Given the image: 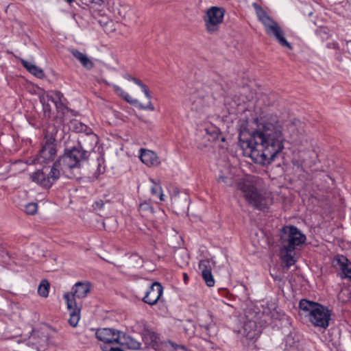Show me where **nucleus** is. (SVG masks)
Wrapping results in <instances>:
<instances>
[{"mask_svg": "<svg viewBox=\"0 0 351 351\" xmlns=\"http://www.w3.org/2000/svg\"><path fill=\"white\" fill-rule=\"evenodd\" d=\"M256 128L246 136L247 132H239V145L245 154L253 157L262 165L271 163L284 148L285 137L282 125L276 115L255 119Z\"/></svg>", "mask_w": 351, "mask_h": 351, "instance_id": "obj_1", "label": "nucleus"}, {"mask_svg": "<svg viewBox=\"0 0 351 351\" xmlns=\"http://www.w3.org/2000/svg\"><path fill=\"white\" fill-rule=\"evenodd\" d=\"M90 154L81 145L65 149L63 155L50 168L44 166L43 169L36 171L31 175V180L45 189H50L60 178L61 171L81 168L88 161Z\"/></svg>", "mask_w": 351, "mask_h": 351, "instance_id": "obj_2", "label": "nucleus"}, {"mask_svg": "<svg viewBox=\"0 0 351 351\" xmlns=\"http://www.w3.org/2000/svg\"><path fill=\"white\" fill-rule=\"evenodd\" d=\"M261 182V179L256 178L238 184V189L243 193L247 203L259 210L267 208L269 203V199L263 195L258 189Z\"/></svg>", "mask_w": 351, "mask_h": 351, "instance_id": "obj_3", "label": "nucleus"}, {"mask_svg": "<svg viewBox=\"0 0 351 351\" xmlns=\"http://www.w3.org/2000/svg\"><path fill=\"white\" fill-rule=\"evenodd\" d=\"M299 308L308 313L309 321L317 327L326 329L329 326L331 311L319 303L302 299L299 302Z\"/></svg>", "mask_w": 351, "mask_h": 351, "instance_id": "obj_4", "label": "nucleus"}, {"mask_svg": "<svg viewBox=\"0 0 351 351\" xmlns=\"http://www.w3.org/2000/svg\"><path fill=\"white\" fill-rule=\"evenodd\" d=\"M66 99L63 94L59 90L51 91V94L43 95L40 97V101L43 106L44 118L49 121L51 116V104H53L57 110L58 115L56 118L57 122L61 123L64 121V117L69 111L65 104Z\"/></svg>", "mask_w": 351, "mask_h": 351, "instance_id": "obj_5", "label": "nucleus"}, {"mask_svg": "<svg viewBox=\"0 0 351 351\" xmlns=\"http://www.w3.org/2000/svg\"><path fill=\"white\" fill-rule=\"evenodd\" d=\"M253 7L255 9L258 20L265 27V33L268 36L274 37L281 46L292 49V45L285 38V32L280 25L269 16L258 3H253Z\"/></svg>", "mask_w": 351, "mask_h": 351, "instance_id": "obj_6", "label": "nucleus"}, {"mask_svg": "<svg viewBox=\"0 0 351 351\" xmlns=\"http://www.w3.org/2000/svg\"><path fill=\"white\" fill-rule=\"evenodd\" d=\"M306 240V236L294 226H285L280 230V241L283 250L294 252L297 247L304 244Z\"/></svg>", "mask_w": 351, "mask_h": 351, "instance_id": "obj_7", "label": "nucleus"}, {"mask_svg": "<svg viewBox=\"0 0 351 351\" xmlns=\"http://www.w3.org/2000/svg\"><path fill=\"white\" fill-rule=\"evenodd\" d=\"M226 10L222 7L212 6L206 10L204 17L206 29L210 34L219 31V25L223 21Z\"/></svg>", "mask_w": 351, "mask_h": 351, "instance_id": "obj_8", "label": "nucleus"}, {"mask_svg": "<svg viewBox=\"0 0 351 351\" xmlns=\"http://www.w3.org/2000/svg\"><path fill=\"white\" fill-rule=\"evenodd\" d=\"M56 139L53 137L46 138L38 154L33 160L34 164H47L53 160L56 155Z\"/></svg>", "mask_w": 351, "mask_h": 351, "instance_id": "obj_9", "label": "nucleus"}, {"mask_svg": "<svg viewBox=\"0 0 351 351\" xmlns=\"http://www.w3.org/2000/svg\"><path fill=\"white\" fill-rule=\"evenodd\" d=\"M332 267L339 271L341 279L348 278L351 282V261L342 254L335 255L332 259Z\"/></svg>", "mask_w": 351, "mask_h": 351, "instance_id": "obj_10", "label": "nucleus"}, {"mask_svg": "<svg viewBox=\"0 0 351 351\" xmlns=\"http://www.w3.org/2000/svg\"><path fill=\"white\" fill-rule=\"evenodd\" d=\"M138 324L143 327L141 333L142 339L145 345L147 347L156 350L159 346L160 341L158 335L149 329L147 326V323L145 321H141L138 322Z\"/></svg>", "mask_w": 351, "mask_h": 351, "instance_id": "obj_11", "label": "nucleus"}, {"mask_svg": "<svg viewBox=\"0 0 351 351\" xmlns=\"http://www.w3.org/2000/svg\"><path fill=\"white\" fill-rule=\"evenodd\" d=\"M91 285L89 282H77L72 287L71 291L65 293L63 295L65 300V296L69 295L70 300L77 301L86 297L87 294L90 292Z\"/></svg>", "mask_w": 351, "mask_h": 351, "instance_id": "obj_12", "label": "nucleus"}, {"mask_svg": "<svg viewBox=\"0 0 351 351\" xmlns=\"http://www.w3.org/2000/svg\"><path fill=\"white\" fill-rule=\"evenodd\" d=\"M65 301L70 314L69 323L72 327H76L80 318L82 302L70 300L68 295L65 296Z\"/></svg>", "mask_w": 351, "mask_h": 351, "instance_id": "obj_13", "label": "nucleus"}, {"mask_svg": "<svg viewBox=\"0 0 351 351\" xmlns=\"http://www.w3.org/2000/svg\"><path fill=\"white\" fill-rule=\"evenodd\" d=\"M163 287L160 282H153L149 289L147 290L145 296L143 298V301L149 304L154 305L160 300L162 295Z\"/></svg>", "mask_w": 351, "mask_h": 351, "instance_id": "obj_14", "label": "nucleus"}, {"mask_svg": "<svg viewBox=\"0 0 351 351\" xmlns=\"http://www.w3.org/2000/svg\"><path fill=\"white\" fill-rule=\"evenodd\" d=\"M124 254V258L122 261H120L116 258H114V261L112 263L115 266L119 267L122 265H124L128 269H134L138 268L143 266V258L137 254H132L130 255L127 254L126 253L123 252Z\"/></svg>", "mask_w": 351, "mask_h": 351, "instance_id": "obj_15", "label": "nucleus"}, {"mask_svg": "<svg viewBox=\"0 0 351 351\" xmlns=\"http://www.w3.org/2000/svg\"><path fill=\"white\" fill-rule=\"evenodd\" d=\"M114 90L115 93L121 97L123 99H124L126 102L129 103L131 105L135 106L141 110H149L150 111L154 110V106L152 103L150 101L148 102L147 106H144L141 103L138 101L137 99L132 98L130 97L127 93H125L122 88H121L118 86H113Z\"/></svg>", "mask_w": 351, "mask_h": 351, "instance_id": "obj_16", "label": "nucleus"}, {"mask_svg": "<svg viewBox=\"0 0 351 351\" xmlns=\"http://www.w3.org/2000/svg\"><path fill=\"white\" fill-rule=\"evenodd\" d=\"M199 269L201 271L202 277L206 285L213 287L215 280L212 274V263L208 259H204L199 263Z\"/></svg>", "mask_w": 351, "mask_h": 351, "instance_id": "obj_17", "label": "nucleus"}, {"mask_svg": "<svg viewBox=\"0 0 351 351\" xmlns=\"http://www.w3.org/2000/svg\"><path fill=\"white\" fill-rule=\"evenodd\" d=\"M199 326L203 328L209 336H215L217 332V327L213 320L212 315L208 312L199 319Z\"/></svg>", "mask_w": 351, "mask_h": 351, "instance_id": "obj_18", "label": "nucleus"}, {"mask_svg": "<svg viewBox=\"0 0 351 351\" xmlns=\"http://www.w3.org/2000/svg\"><path fill=\"white\" fill-rule=\"evenodd\" d=\"M140 152V159L147 166H157L160 164L158 158L154 152L141 148Z\"/></svg>", "mask_w": 351, "mask_h": 351, "instance_id": "obj_19", "label": "nucleus"}, {"mask_svg": "<svg viewBox=\"0 0 351 351\" xmlns=\"http://www.w3.org/2000/svg\"><path fill=\"white\" fill-rule=\"evenodd\" d=\"M128 10V6L121 4L120 0H113L111 12L116 22H121L125 18Z\"/></svg>", "mask_w": 351, "mask_h": 351, "instance_id": "obj_20", "label": "nucleus"}, {"mask_svg": "<svg viewBox=\"0 0 351 351\" xmlns=\"http://www.w3.org/2000/svg\"><path fill=\"white\" fill-rule=\"evenodd\" d=\"M96 338L104 345H101V348L103 351H110V328H98L95 332Z\"/></svg>", "mask_w": 351, "mask_h": 351, "instance_id": "obj_21", "label": "nucleus"}, {"mask_svg": "<svg viewBox=\"0 0 351 351\" xmlns=\"http://www.w3.org/2000/svg\"><path fill=\"white\" fill-rule=\"evenodd\" d=\"M71 54L77 59L82 65L88 70H90L93 68V62L87 57L86 55L84 54L77 49H72L71 51Z\"/></svg>", "mask_w": 351, "mask_h": 351, "instance_id": "obj_22", "label": "nucleus"}, {"mask_svg": "<svg viewBox=\"0 0 351 351\" xmlns=\"http://www.w3.org/2000/svg\"><path fill=\"white\" fill-rule=\"evenodd\" d=\"M315 156V154L312 152H308L304 154L302 159L299 162L297 161L294 162V165H297L298 167H300L303 171H306L307 169L312 167L315 165V161L310 160L309 159H313Z\"/></svg>", "mask_w": 351, "mask_h": 351, "instance_id": "obj_23", "label": "nucleus"}, {"mask_svg": "<svg viewBox=\"0 0 351 351\" xmlns=\"http://www.w3.org/2000/svg\"><path fill=\"white\" fill-rule=\"evenodd\" d=\"M281 260L283 268L288 270L289 267L295 263L294 260V252H289L287 250H283L281 248Z\"/></svg>", "mask_w": 351, "mask_h": 351, "instance_id": "obj_24", "label": "nucleus"}, {"mask_svg": "<svg viewBox=\"0 0 351 351\" xmlns=\"http://www.w3.org/2000/svg\"><path fill=\"white\" fill-rule=\"evenodd\" d=\"M22 65L32 75L36 76L38 78L42 79L45 76V73L40 68L37 66L32 64V63L22 60H21Z\"/></svg>", "mask_w": 351, "mask_h": 351, "instance_id": "obj_25", "label": "nucleus"}, {"mask_svg": "<svg viewBox=\"0 0 351 351\" xmlns=\"http://www.w3.org/2000/svg\"><path fill=\"white\" fill-rule=\"evenodd\" d=\"M116 343L119 345L129 344L126 341L124 332L111 328V343Z\"/></svg>", "mask_w": 351, "mask_h": 351, "instance_id": "obj_26", "label": "nucleus"}, {"mask_svg": "<svg viewBox=\"0 0 351 351\" xmlns=\"http://www.w3.org/2000/svg\"><path fill=\"white\" fill-rule=\"evenodd\" d=\"M256 323L254 321L249 320L244 324L243 329L246 332V335L250 338H254L257 332H256Z\"/></svg>", "mask_w": 351, "mask_h": 351, "instance_id": "obj_27", "label": "nucleus"}, {"mask_svg": "<svg viewBox=\"0 0 351 351\" xmlns=\"http://www.w3.org/2000/svg\"><path fill=\"white\" fill-rule=\"evenodd\" d=\"M97 143L98 136L96 134H93V132L87 133L86 134L85 138L83 139V143L84 146L87 147V148H88L87 144H90L89 148L93 149L96 146Z\"/></svg>", "mask_w": 351, "mask_h": 351, "instance_id": "obj_28", "label": "nucleus"}, {"mask_svg": "<svg viewBox=\"0 0 351 351\" xmlns=\"http://www.w3.org/2000/svg\"><path fill=\"white\" fill-rule=\"evenodd\" d=\"M138 211L143 217H148L149 215L152 214L153 208L149 204L143 202L140 204L138 206Z\"/></svg>", "mask_w": 351, "mask_h": 351, "instance_id": "obj_29", "label": "nucleus"}, {"mask_svg": "<svg viewBox=\"0 0 351 351\" xmlns=\"http://www.w3.org/2000/svg\"><path fill=\"white\" fill-rule=\"evenodd\" d=\"M50 285L47 280H43L38 288V294L44 298H47L49 295Z\"/></svg>", "mask_w": 351, "mask_h": 351, "instance_id": "obj_30", "label": "nucleus"}, {"mask_svg": "<svg viewBox=\"0 0 351 351\" xmlns=\"http://www.w3.org/2000/svg\"><path fill=\"white\" fill-rule=\"evenodd\" d=\"M98 165L97 171L95 173V177L97 178L99 175L103 174L106 171V166L104 164V158L102 156H100L97 158Z\"/></svg>", "mask_w": 351, "mask_h": 351, "instance_id": "obj_31", "label": "nucleus"}, {"mask_svg": "<svg viewBox=\"0 0 351 351\" xmlns=\"http://www.w3.org/2000/svg\"><path fill=\"white\" fill-rule=\"evenodd\" d=\"M152 195L159 197L160 201H164V195L162 193V188L159 184H154L151 188Z\"/></svg>", "mask_w": 351, "mask_h": 351, "instance_id": "obj_32", "label": "nucleus"}, {"mask_svg": "<svg viewBox=\"0 0 351 351\" xmlns=\"http://www.w3.org/2000/svg\"><path fill=\"white\" fill-rule=\"evenodd\" d=\"M38 210V204L34 202L28 203L25 206V212L28 215H34Z\"/></svg>", "mask_w": 351, "mask_h": 351, "instance_id": "obj_33", "label": "nucleus"}, {"mask_svg": "<svg viewBox=\"0 0 351 351\" xmlns=\"http://www.w3.org/2000/svg\"><path fill=\"white\" fill-rule=\"evenodd\" d=\"M139 86L141 87V88L142 89L143 92L144 93L145 97L149 99L150 100L151 98H152V95L150 94V92L147 88V86L143 84V82H141V84L139 85ZM151 102V101H149V102Z\"/></svg>", "mask_w": 351, "mask_h": 351, "instance_id": "obj_34", "label": "nucleus"}, {"mask_svg": "<svg viewBox=\"0 0 351 351\" xmlns=\"http://www.w3.org/2000/svg\"><path fill=\"white\" fill-rule=\"evenodd\" d=\"M123 77L128 80L134 82L138 86H139L142 82L141 80H140L139 79L132 77L131 75L129 74H125L123 75Z\"/></svg>", "mask_w": 351, "mask_h": 351, "instance_id": "obj_35", "label": "nucleus"}, {"mask_svg": "<svg viewBox=\"0 0 351 351\" xmlns=\"http://www.w3.org/2000/svg\"><path fill=\"white\" fill-rule=\"evenodd\" d=\"M141 343L133 339L130 340V348L134 350L141 349Z\"/></svg>", "mask_w": 351, "mask_h": 351, "instance_id": "obj_36", "label": "nucleus"}, {"mask_svg": "<svg viewBox=\"0 0 351 351\" xmlns=\"http://www.w3.org/2000/svg\"><path fill=\"white\" fill-rule=\"evenodd\" d=\"M174 351H191L190 350H188L185 346L182 345H177L174 348Z\"/></svg>", "mask_w": 351, "mask_h": 351, "instance_id": "obj_37", "label": "nucleus"}, {"mask_svg": "<svg viewBox=\"0 0 351 351\" xmlns=\"http://www.w3.org/2000/svg\"><path fill=\"white\" fill-rule=\"evenodd\" d=\"M75 125H76L75 129L76 130L79 129V130H78L79 132H81L82 130V128L84 126L83 124H82L81 123H79V122H75Z\"/></svg>", "mask_w": 351, "mask_h": 351, "instance_id": "obj_38", "label": "nucleus"}, {"mask_svg": "<svg viewBox=\"0 0 351 351\" xmlns=\"http://www.w3.org/2000/svg\"><path fill=\"white\" fill-rule=\"evenodd\" d=\"M183 280L185 284H186L189 281V276L186 273H183Z\"/></svg>", "mask_w": 351, "mask_h": 351, "instance_id": "obj_39", "label": "nucleus"}, {"mask_svg": "<svg viewBox=\"0 0 351 351\" xmlns=\"http://www.w3.org/2000/svg\"><path fill=\"white\" fill-rule=\"evenodd\" d=\"M93 2L96 4H101L103 2V0H93Z\"/></svg>", "mask_w": 351, "mask_h": 351, "instance_id": "obj_40", "label": "nucleus"}, {"mask_svg": "<svg viewBox=\"0 0 351 351\" xmlns=\"http://www.w3.org/2000/svg\"><path fill=\"white\" fill-rule=\"evenodd\" d=\"M273 277L275 280H279V281L281 280V278L278 276H273Z\"/></svg>", "mask_w": 351, "mask_h": 351, "instance_id": "obj_41", "label": "nucleus"}, {"mask_svg": "<svg viewBox=\"0 0 351 351\" xmlns=\"http://www.w3.org/2000/svg\"><path fill=\"white\" fill-rule=\"evenodd\" d=\"M96 204H97V206H101H101H103V204H104L102 201H101L100 202H96Z\"/></svg>", "mask_w": 351, "mask_h": 351, "instance_id": "obj_42", "label": "nucleus"}, {"mask_svg": "<svg viewBox=\"0 0 351 351\" xmlns=\"http://www.w3.org/2000/svg\"><path fill=\"white\" fill-rule=\"evenodd\" d=\"M66 2H68L69 4H71L74 0H65Z\"/></svg>", "mask_w": 351, "mask_h": 351, "instance_id": "obj_43", "label": "nucleus"}, {"mask_svg": "<svg viewBox=\"0 0 351 351\" xmlns=\"http://www.w3.org/2000/svg\"><path fill=\"white\" fill-rule=\"evenodd\" d=\"M219 180H221L224 181L225 178H224V177H223V176H221V177H220V178H219Z\"/></svg>", "mask_w": 351, "mask_h": 351, "instance_id": "obj_44", "label": "nucleus"}, {"mask_svg": "<svg viewBox=\"0 0 351 351\" xmlns=\"http://www.w3.org/2000/svg\"><path fill=\"white\" fill-rule=\"evenodd\" d=\"M285 351H291V350H289V349H286ZM293 351H296V350H295V349H293Z\"/></svg>", "mask_w": 351, "mask_h": 351, "instance_id": "obj_45", "label": "nucleus"}]
</instances>
